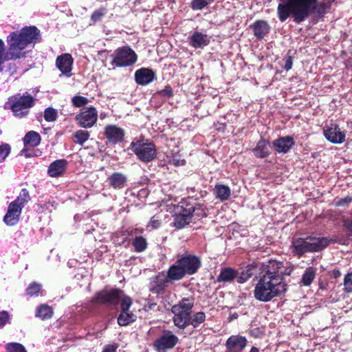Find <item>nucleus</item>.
<instances>
[{
  "mask_svg": "<svg viewBox=\"0 0 352 352\" xmlns=\"http://www.w3.org/2000/svg\"><path fill=\"white\" fill-rule=\"evenodd\" d=\"M331 8L329 1L318 2V0H280L277 8L278 19L285 22L292 16L296 23H301L313 15L318 21L323 17Z\"/></svg>",
  "mask_w": 352,
  "mask_h": 352,
  "instance_id": "1",
  "label": "nucleus"
},
{
  "mask_svg": "<svg viewBox=\"0 0 352 352\" xmlns=\"http://www.w3.org/2000/svg\"><path fill=\"white\" fill-rule=\"evenodd\" d=\"M40 40V31L35 26L25 27L19 32H11L6 38L7 51L5 43L0 38V72H3L6 61L25 57V48L29 45H34Z\"/></svg>",
  "mask_w": 352,
  "mask_h": 352,
  "instance_id": "2",
  "label": "nucleus"
},
{
  "mask_svg": "<svg viewBox=\"0 0 352 352\" xmlns=\"http://www.w3.org/2000/svg\"><path fill=\"white\" fill-rule=\"evenodd\" d=\"M283 263L271 261L265 273L258 279L254 289V298L260 302H269L286 291L283 272Z\"/></svg>",
  "mask_w": 352,
  "mask_h": 352,
  "instance_id": "3",
  "label": "nucleus"
},
{
  "mask_svg": "<svg viewBox=\"0 0 352 352\" xmlns=\"http://www.w3.org/2000/svg\"><path fill=\"white\" fill-rule=\"evenodd\" d=\"M329 241L326 237L307 236L294 239L292 248L294 254L301 256L307 252H319L328 246Z\"/></svg>",
  "mask_w": 352,
  "mask_h": 352,
  "instance_id": "4",
  "label": "nucleus"
},
{
  "mask_svg": "<svg viewBox=\"0 0 352 352\" xmlns=\"http://www.w3.org/2000/svg\"><path fill=\"white\" fill-rule=\"evenodd\" d=\"M130 149L144 163L153 161L157 156L155 145L147 139L134 140L130 144Z\"/></svg>",
  "mask_w": 352,
  "mask_h": 352,
  "instance_id": "5",
  "label": "nucleus"
},
{
  "mask_svg": "<svg viewBox=\"0 0 352 352\" xmlns=\"http://www.w3.org/2000/svg\"><path fill=\"white\" fill-rule=\"evenodd\" d=\"M8 103L14 116L21 118L28 113L34 104V100L30 95L14 96L9 98Z\"/></svg>",
  "mask_w": 352,
  "mask_h": 352,
  "instance_id": "6",
  "label": "nucleus"
},
{
  "mask_svg": "<svg viewBox=\"0 0 352 352\" xmlns=\"http://www.w3.org/2000/svg\"><path fill=\"white\" fill-rule=\"evenodd\" d=\"M112 57L111 65L118 67H129L137 61L135 52L128 46L117 49Z\"/></svg>",
  "mask_w": 352,
  "mask_h": 352,
  "instance_id": "7",
  "label": "nucleus"
},
{
  "mask_svg": "<svg viewBox=\"0 0 352 352\" xmlns=\"http://www.w3.org/2000/svg\"><path fill=\"white\" fill-rule=\"evenodd\" d=\"M192 204L184 203L182 205L177 206L175 208L174 225L177 229H182L188 225L193 214Z\"/></svg>",
  "mask_w": 352,
  "mask_h": 352,
  "instance_id": "8",
  "label": "nucleus"
},
{
  "mask_svg": "<svg viewBox=\"0 0 352 352\" xmlns=\"http://www.w3.org/2000/svg\"><path fill=\"white\" fill-rule=\"evenodd\" d=\"M122 291L119 289L102 290L98 292L92 299L94 304H104L114 306L118 304L122 298Z\"/></svg>",
  "mask_w": 352,
  "mask_h": 352,
  "instance_id": "9",
  "label": "nucleus"
},
{
  "mask_svg": "<svg viewBox=\"0 0 352 352\" xmlns=\"http://www.w3.org/2000/svg\"><path fill=\"white\" fill-rule=\"evenodd\" d=\"M179 342L178 337L171 331H163L161 336L153 342V348L157 352H166L173 349Z\"/></svg>",
  "mask_w": 352,
  "mask_h": 352,
  "instance_id": "10",
  "label": "nucleus"
},
{
  "mask_svg": "<svg viewBox=\"0 0 352 352\" xmlns=\"http://www.w3.org/2000/svg\"><path fill=\"white\" fill-rule=\"evenodd\" d=\"M76 120L82 128L92 127L98 120V111L94 107H89L76 115Z\"/></svg>",
  "mask_w": 352,
  "mask_h": 352,
  "instance_id": "11",
  "label": "nucleus"
},
{
  "mask_svg": "<svg viewBox=\"0 0 352 352\" xmlns=\"http://www.w3.org/2000/svg\"><path fill=\"white\" fill-rule=\"evenodd\" d=\"M187 275H192L201 266L199 258L192 254H184L177 260Z\"/></svg>",
  "mask_w": 352,
  "mask_h": 352,
  "instance_id": "12",
  "label": "nucleus"
},
{
  "mask_svg": "<svg viewBox=\"0 0 352 352\" xmlns=\"http://www.w3.org/2000/svg\"><path fill=\"white\" fill-rule=\"evenodd\" d=\"M324 135L333 144H342L345 141V133L336 124H330L324 129Z\"/></svg>",
  "mask_w": 352,
  "mask_h": 352,
  "instance_id": "13",
  "label": "nucleus"
},
{
  "mask_svg": "<svg viewBox=\"0 0 352 352\" xmlns=\"http://www.w3.org/2000/svg\"><path fill=\"white\" fill-rule=\"evenodd\" d=\"M248 344L245 337L236 335L231 336L226 342L227 352H242Z\"/></svg>",
  "mask_w": 352,
  "mask_h": 352,
  "instance_id": "14",
  "label": "nucleus"
},
{
  "mask_svg": "<svg viewBox=\"0 0 352 352\" xmlns=\"http://www.w3.org/2000/svg\"><path fill=\"white\" fill-rule=\"evenodd\" d=\"M168 281L164 273H159L151 277L149 283L150 292L155 294H160L168 286Z\"/></svg>",
  "mask_w": 352,
  "mask_h": 352,
  "instance_id": "15",
  "label": "nucleus"
},
{
  "mask_svg": "<svg viewBox=\"0 0 352 352\" xmlns=\"http://www.w3.org/2000/svg\"><path fill=\"white\" fill-rule=\"evenodd\" d=\"M124 131L114 124L107 125L104 128V135L108 141L113 144L120 142L124 137Z\"/></svg>",
  "mask_w": 352,
  "mask_h": 352,
  "instance_id": "16",
  "label": "nucleus"
},
{
  "mask_svg": "<svg viewBox=\"0 0 352 352\" xmlns=\"http://www.w3.org/2000/svg\"><path fill=\"white\" fill-rule=\"evenodd\" d=\"M210 38L208 34L199 31H195L188 37L189 45L195 49H203L210 43Z\"/></svg>",
  "mask_w": 352,
  "mask_h": 352,
  "instance_id": "17",
  "label": "nucleus"
},
{
  "mask_svg": "<svg viewBox=\"0 0 352 352\" xmlns=\"http://www.w3.org/2000/svg\"><path fill=\"white\" fill-rule=\"evenodd\" d=\"M74 59L68 53L58 56L56 60L57 68L65 76H70L72 69Z\"/></svg>",
  "mask_w": 352,
  "mask_h": 352,
  "instance_id": "18",
  "label": "nucleus"
},
{
  "mask_svg": "<svg viewBox=\"0 0 352 352\" xmlns=\"http://www.w3.org/2000/svg\"><path fill=\"white\" fill-rule=\"evenodd\" d=\"M16 206L17 205H14L11 202L8 207L7 213L3 218L5 223L8 226H14L19 221L22 209H21V207H18Z\"/></svg>",
  "mask_w": 352,
  "mask_h": 352,
  "instance_id": "19",
  "label": "nucleus"
},
{
  "mask_svg": "<svg viewBox=\"0 0 352 352\" xmlns=\"http://www.w3.org/2000/svg\"><path fill=\"white\" fill-rule=\"evenodd\" d=\"M155 78V72L148 68H141L135 72V82L140 85H146Z\"/></svg>",
  "mask_w": 352,
  "mask_h": 352,
  "instance_id": "20",
  "label": "nucleus"
},
{
  "mask_svg": "<svg viewBox=\"0 0 352 352\" xmlns=\"http://www.w3.org/2000/svg\"><path fill=\"white\" fill-rule=\"evenodd\" d=\"M294 145V139L290 136L282 137L273 142L275 150L279 153H286Z\"/></svg>",
  "mask_w": 352,
  "mask_h": 352,
  "instance_id": "21",
  "label": "nucleus"
},
{
  "mask_svg": "<svg viewBox=\"0 0 352 352\" xmlns=\"http://www.w3.org/2000/svg\"><path fill=\"white\" fill-rule=\"evenodd\" d=\"M171 311L174 314L173 322L177 327L181 329H184L187 326H188V321L191 313L181 310H175L174 309H171Z\"/></svg>",
  "mask_w": 352,
  "mask_h": 352,
  "instance_id": "22",
  "label": "nucleus"
},
{
  "mask_svg": "<svg viewBox=\"0 0 352 352\" xmlns=\"http://www.w3.org/2000/svg\"><path fill=\"white\" fill-rule=\"evenodd\" d=\"M254 35L257 39H262L270 30L269 23L265 20H257L252 25Z\"/></svg>",
  "mask_w": 352,
  "mask_h": 352,
  "instance_id": "23",
  "label": "nucleus"
},
{
  "mask_svg": "<svg viewBox=\"0 0 352 352\" xmlns=\"http://www.w3.org/2000/svg\"><path fill=\"white\" fill-rule=\"evenodd\" d=\"M67 161L62 159L57 160L52 162L48 167L47 173L50 177H57L65 172Z\"/></svg>",
  "mask_w": 352,
  "mask_h": 352,
  "instance_id": "24",
  "label": "nucleus"
},
{
  "mask_svg": "<svg viewBox=\"0 0 352 352\" xmlns=\"http://www.w3.org/2000/svg\"><path fill=\"white\" fill-rule=\"evenodd\" d=\"M127 181V177L125 175L121 173H113L108 179L107 182L109 186L114 189H122L125 187Z\"/></svg>",
  "mask_w": 352,
  "mask_h": 352,
  "instance_id": "25",
  "label": "nucleus"
},
{
  "mask_svg": "<svg viewBox=\"0 0 352 352\" xmlns=\"http://www.w3.org/2000/svg\"><path fill=\"white\" fill-rule=\"evenodd\" d=\"M186 273L177 261L176 263L170 265L167 271V278L170 281L179 280L182 279Z\"/></svg>",
  "mask_w": 352,
  "mask_h": 352,
  "instance_id": "26",
  "label": "nucleus"
},
{
  "mask_svg": "<svg viewBox=\"0 0 352 352\" xmlns=\"http://www.w3.org/2000/svg\"><path fill=\"white\" fill-rule=\"evenodd\" d=\"M252 151L256 157H267L271 153L270 144L267 140L261 138L257 142L256 147L253 148Z\"/></svg>",
  "mask_w": 352,
  "mask_h": 352,
  "instance_id": "27",
  "label": "nucleus"
},
{
  "mask_svg": "<svg viewBox=\"0 0 352 352\" xmlns=\"http://www.w3.org/2000/svg\"><path fill=\"white\" fill-rule=\"evenodd\" d=\"M238 275L239 273L236 270L229 267H223L217 276V281L219 283L231 282L237 278Z\"/></svg>",
  "mask_w": 352,
  "mask_h": 352,
  "instance_id": "28",
  "label": "nucleus"
},
{
  "mask_svg": "<svg viewBox=\"0 0 352 352\" xmlns=\"http://www.w3.org/2000/svg\"><path fill=\"white\" fill-rule=\"evenodd\" d=\"M195 300L192 298H183L177 304L173 305L171 309L175 310H181L189 313H192L194 307Z\"/></svg>",
  "mask_w": 352,
  "mask_h": 352,
  "instance_id": "29",
  "label": "nucleus"
},
{
  "mask_svg": "<svg viewBox=\"0 0 352 352\" xmlns=\"http://www.w3.org/2000/svg\"><path fill=\"white\" fill-rule=\"evenodd\" d=\"M257 268V265L254 263L248 265L240 275L237 276V282L239 283H244L247 282L253 275L254 271Z\"/></svg>",
  "mask_w": 352,
  "mask_h": 352,
  "instance_id": "30",
  "label": "nucleus"
},
{
  "mask_svg": "<svg viewBox=\"0 0 352 352\" xmlns=\"http://www.w3.org/2000/svg\"><path fill=\"white\" fill-rule=\"evenodd\" d=\"M216 197L221 201H226L229 199L231 190L229 186L224 184H216L214 186Z\"/></svg>",
  "mask_w": 352,
  "mask_h": 352,
  "instance_id": "31",
  "label": "nucleus"
},
{
  "mask_svg": "<svg viewBox=\"0 0 352 352\" xmlns=\"http://www.w3.org/2000/svg\"><path fill=\"white\" fill-rule=\"evenodd\" d=\"M30 199L29 191L26 188H23L16 199L12 201V203L14 205H17L16 206L18 207H21V209H23Z\"/></svg>",
  "mask_w": 352,
  "mask_h": 352,
  "instance_id": "32",
  "label": "nucleus"
},
{
  "mask_svg": "<svg viewBox=\"0 0 352 352\" xmlns=\"http://www.w3.org/2000/svg\"><path fill=\"white\" fill-rule=\"evenodd\" d=\"M23 142L25 145L36 146L41 142V136L37 132L30 131L23 138Z\"/></svg>",
  "mask_w": 352,
  "mask_h": 352,
  "instance_id": "33",
  "label": "nucleus"
},
{
  "mask_svg": "<svg viewBox=\"0 0 352 352\" xmlns=\"http://www.w3.org/2000/svg\"><path fill=\"white\" fill-rule=\"evenodd\" d=\"M137 316L129 311L121 312L118 317V323L120 326H126L135 321Z\"/></svg>",
  "mask_w": 352,
  "mask_h": 352,
  "instance_id": "34",
  "label": "nucleus"
},
{
  "mask_svg": "<svg viewBox=\"0 0 352 352\" xmlns=\"http://www.w3.org/2000/svg\"><path fill=\"white\" fill-rule=\"evenodd\" d=\"M206 320V314L203 311H198L190 316L188 325L192 326L194 328L199 327Z\"/></svg>",
  "mask_w": 352,
  "mask_h": 352,
  "instance_id": "35",
  "label": "nucleus"
},
{
  "mask_svg": "<svg viewBox=\"0 0 352 352\" xmlns=\"http://www.w3.org/2000/svg\"><path fill=\"white\" fill-rule=\"evenodd\" d=\"M52 308L45 304L41 305L38 307L36 316L42 320L49 319L52 317Z\"/></svg>",
  "mask_w": 352,
  "mask_h": 352,
  "instance_id": "36",
  "label": "nucleus"
},
{
  "mask_svg": "<svg viewBox=\"0 0 352 352\" xmlns=\"http://www.w3.org/2000/svg\"><path fill=\"white\" fill-rule=\"evenodd\" d=\"M316 272L313 268H307L302 275L301 282L305 286H309L311 284L315 278Z\"/></svg>",
  "mask_w": 352,
  "mask_h": 352,
  "instance_id": "37",
  "label": "nucleus"
},
{
  "mask_svg": "<svg viewBox=\"0 0 352 352\" xmlns=\"http://www.w3.org/2000/svg\"><path fill=\"white\" fill-rule=\"evenodd\" d=\"M134 249L138 252H142L146 250L147 247V243L145 238L143 236L135 237L132 243Z\"/></svg>",
  "mask_w": 352,
  "mask_h": 352,
  "instance_id": "38",
  "label": "nucleus"
},
{
  "mask_svg": "<svg viewBox=\"0 0 352 352\" xmlns=\"http://www.w3.org/2000/svg\"><path fill=\"white\" fill-rule=\"evenodd\" d=\"M89 132L87 131L84 130H78L74 133V142L79 144L82 146L83 144L89 139Z\"/></svg>",
  "mask_w": 352,
  "mask_h": 352,
  "instance_id": "39",
  "label": "nucleus"
},
{
  "mask_svg": "<svg viewBox=\"0 0 352 352\" xmlns=\"http://www.w3.org/2000/svg\"><path fill=\"white\" fill-rule=\"evenodd\" d=\"M42 286L41 284L36 282H33L27 287L26 293L30 296H38V294L41 293Z\"/></svg>",
  "mask_w": 352,
  "mask_h": 352,
  "instance_id": "40",
  "label": "nucleus"
},
{
  "mask_svg": "<svg viewBox=\"0 0 352 352\" xmlns=\"http://www.w3.org/2000/svg\"><path fill=\"white\" fill-rule=\"evenodd\" d=\"M211 3V0H192L191 8L194 10H201Z\"/></svg>",
  "mask_w": 352,
  "mask_h": 352,
  "instance_id": "41",
  "label": "nucleus"
},
{
  "mask_svg": "<svg viewBox=\"0 0 352 352\" xmlns=\"http://www.w3.org/2000/svg\"><path fill=\"white\" fill-rule=\"evenodd\" d=\"M120 300H121V312L129 311L133 302L132 299L122 293Z\"/></svg>",
  "mask_w": 352,
  "mask_h": 352,
  "instance_id": "42",
  "label": "nucleus"
},
{
  "mask_svg": "<svg viewBox=\"0 0 352 352\" xmlns=\"http://www.w3.org/2000/svg\"><path fill=\"white\" fill-rule=\"evenodd\" d=\"M89 102V100L88 98L80 96H75L72 99L73 105L76 107L85 106L88 104Z\"/></svg>",
  "mask_w": 352,
  "mask_h": 352,
  "instance_id": "43",
  "label": "nucleus"
},
{
  "mask_svg": "<svg viewBox=\"0 0 352 352\" xmlns=\"http://www.w3.org/2000/svg\"><path fill=\"white\" fill-rule=\"evenodd\" d=\"M57 112L56 109L48 107L45 110L44 118L47 122H54L56 120Z\"/></svg>",
  "mask_w": 352,
  "mask_h": 352,
  "instance_id": "44",
  "label": "nucleus"
},
{
  "mask_svg": "<svg viewBox=\"0 0 352 352\" xmlns=\"http://www.w3.org/2000/svg\"><path fill=\"white\" fill-rule=\"evenodd\" d=\"M11 147L8 144L3 143L0 145V163L3 162L8 156Z\"/></svg>",
  "mask_w": 352,
  "mask_h": 352,
  "instance_id": "45",
  "label": "nucleus"
},
{
  "mask_svg": "<svg viewBox=\"0 0 352 352\" xmlns=\"http://www.w3.org/2000/svg\"><path fill=\"white\" fill-rule=\"evenodd\" d=\"M193 214L192 217L196 216L197 217H206L205 207L199 204H192Z\"/></svg>",
  "mask_w": 352,
  "mask_h": 352,
  "instance_id": "46",
  "label": "nucleus"
},
{
  "mask_svg": "<svg viewBox=\"0 0 352 352\" xmlns=\"http://www.w3.org/2000/svg\"><path fill=\"white\" fill-rule=\"evenodd\" d=\"M6 349L8 352H27L25 347L19 343H10Z\"/></svg>",
  "mask_w": 352,
  "mask_h": 352,
  "instance_id": "47",
  "label": "nucleus"
},
{
  "mask_svg": "<svg viewBox=\"0 0 352 352\" xmlns=\"http://www.w3.org/2000/svg\"><path fill=\"white\" fill-rule=\"evenodd\" d=\"M106 14V9L104 8L96 10L94 12L91 16V19L94 23L99 21L102 19V16Z\"/></svg>",
  "mask_w": 352,
  "mask_h": 352,
  "instance_id": "48",
  "label": "nucleus"
},
{
  "mask_svg": "<svg viewBox=\"0 0 352 352\" xmlns=\"http://www.w3.org/2000/svg\"><path fill=\"white\" fill-rule=\"evenodd\" d=\"M344 290L352 292V272L346 274L344 279Z\"/></svg>",
  "mask_w": 352,
  "mask_h": 352,
  "instance_id": "49",
  "label": "nucleus"
},
{
  "mask_svg": "<svg viewBox=\"0 0 352 352\" xmlns=\"http://www.w3.org/2000/svg\"><path fill=\"white\" fill-rule=\"evenodd\" d=\"M157 94L166 98H169L173 96V92L170 86H166L164 89L157 91Z\"/></svg>",
  "mask_w": 352,
  "mask_h": 352,
  "instance_id": "50",
  "label": "nucleus"
},
{
  "mask_svg": "<svg viewBox=\"0 0 352 352\" xmlns=\"http://www.w3.org/2000/svg\"><path fill=\"white\" fill-rule=\"evenodd\" d=\"M10 320V315L8 311H0V327H4Z\"/></svg>",
  "mask_w": 352,
  "mask_h": 352,
  "instance_id": "51",
  "label": "nucleus"
},
{
  "mask_svg": "<svg viewBox=\"0 0 352 352\" xmlns=\"http://www.w3.org/2000/svg\"><path fill=\"white\" fill-rule=\"evenodd\" d=\"M352 202V197L346 196L344 198H341L335 202L336 206H347L350 203Z\"/></svg>",
  "mask_w": 352,
  "mask_h": 352,
  "instance_id": "52",
  "label": "nucleus"
},
{
  "mask_svg": "<svg viewBox=\"0 0 352 352\" xmlns=\"http://www.w3.org/2000/svg\"><path fill=\"white\" fill-rule=\"evenodd\" d=\"M161 221L157 216H153L151 217L148 227H151L152 229H157L160 227L161 226Z\"/></svg>",
  "mask_w": 352,
  "mask_h": 352,
  "instance_id": "53",
  "label": "nucleus"
},
{
  "mask_svg": "<svg viewBox=\"0 0 352 352\" xmlns=\"http://www.w3.org/2000/svg\"><path fill=\"white\" fill-rule=\"evenodd\" d=\"M283 60L285 61V65L283 66V68L286 71L290 70L293 65L292 57L291 56H287Z\"/></svg>",
  "mask_w": 352,
  "mask_h": 352,
  "instance_id": "54",
  "label": "nucleus"
},
{
  "mask_svg": "<svg viewBox=\"0 0 352 352\" xmlns=\"http://www.w3.org/2000/svg\"><path fill=\"white\" fill-rule=\"evenodd\" d=\"M344 225L346 230L352 234V217L346 219L344 221Z\"/></svg>",
  "mask_w": 352,
  "mask_h": 352,
  "instance_id": "55",
  "label": "nucleus"
},
{
  "mask_svg": "<svg viewBox=\"0 0 352 352\" xmlns=\"http://www.w3.org/2000/svg\"><path fill=\"white\" fill-rule=\"evenodd\" d=\"M185 160L173 157L171 160V163L175 166H184L185 164Z\"/></svg>",
  "mask_w": 352,
  "mask_h": 352,
  "instance_id": "56",
  "label": "nucleus"
},
{
  "mask_svg": "<svg viewBox=\"0 0 352 352\" xmlns=\"http://www.w3.org/2000/svg\"><path fill=\"white\" fill-rule=\"evenodd\" d=\"M117 346L114 344H109L104 346L102 352H116Z\"/></svg>",
  "mask_w": 352,
  "mask_h": 352,
  "instance_id": "57",
  "label": "nucleus"
},
{
  "mask_svg": "<svg viewBox=\"0 0 352 352\" xmlns=\"http://www.w3.org/2000/svg\"><path fill=\"white\" fill-rule=\"evenodd\" d=\"M250 352H259L258 348L255 346H252L250 351Z\"/></svg>",
  "mask_w": 352,
  "mask_h": 352,
  "instance_id": "58",
  "label": "nucleus"
},
{
  "mask_svg": "<svg viewBox=\"0 0 352 352\" xmlns=\"http://www.w3.org/2000/svg\"><path fill=\"white\" fill-rule=\"evenodd\" d=\"M238 315L236 314H234L232 315V318H237Z\"/></svg>",
  "mask_w": 352,
  "mask_h": 352,
  "instance_id": "59",
  "label": "nucleus"
},
{
  "mask_svg": "<svg viewBox=\"0 0 352 352\" xmlns=\"http://www.w3.org/2000/svg\"><path fill=\"white\" fill-rule=\"evenodd\" d=\"M24 155H25V156H26V157H29V156H30V155H28V154H27V153H24Z\"/></svg>",
  "mask_w": 352,
  "mask_h": 352,
  "instance_id": "60",
  "label": "nucleus"
}]
</instances>
